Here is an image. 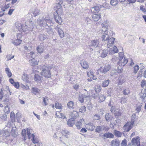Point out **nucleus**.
<instances>
[{"label": "nucleus", "instance_id": "1", "mask_svg": "<svg viewBox=\"0 0 146 146\" xmlns=\"http://www.w3.org/2000/svg\"><path fill=\"white\" fill-rule=\"evenodd\" d=\"M42 70L41 72V75L45 77L49 78L50 76V69L45 65L42 66L41 68Z\"/></svg>", "mask_w": 146, "mask_h": 146}, {"label": "nucleus", "instance_id": "2", "mask_svg": "<svg viewBox=\"0 0 146 146\" xmlns=\"http://www.w3.org/2000/svg\"><path fill=\"white\" fill-rule=\"evenodd\" d=\"M57 5L58 7L57 8V10H56V12L58 15L54 16V19L57 23L59 24H61L62 22V20L61 17L58 15V14H60V13H62V11L61 8V5L58 4Z\"/></svg>", "mask_w": 146, "mask_h": 146}, {"label": "nucleus", "instance_id": "3", "mask_svg": "<svg viewBox=\"0 0 146 146\" xmlns=\"http://www.w3.org/2000/svg\"><path fill=\"white\" fill-rule=\"evenodd\" d=\"M134 122H127L123 127V129L126 132L129 131L133 127Z\"/></svg>", "mask_w": 146, "mask_h": 146}, {"label": "nucleus", "instance_id": "4", "mask_svg": "<svg viewBox=\"0 0 146 146\" xmlns=\"http://www.w3.org/2000/svg\"><path fill=\"white\" fill-rule=\"evenodd\" d=\"M110 68L111 66L109 64H107L106 65L104 66L101 67L99 69V70L101 73L105 74L110 70Z\"/></svg>", "mask_w": 146, "mask_h": 146}, {"label": "nucleus", "instance_id": "5", "mask_svg": "<svg viewBox=\"0 0 146 146\" xmlns=\"http://www.w3.org/2000/svg\"><path fill=\"white\" fill-rule=\"evenodd\" d=\"M139 139V137L138 136H137L132 139L131 142L133 146H140V143Z\"/></svg>", "mask_w": 146, "mask_h": 146}, {"label": "nucleus", "instance_id": "6", "mask_svg": "<svg viewBox=\"0 0 146 146\" xmlns=\"http://www.w3.org/2000/svg\"><path fill=\"white\" fill-rule=\"evenodd\" d=\"M58 32L59 35L61 38H63L64 36V33L63 31V28L62 27L57 25L55 28Z\"/></svg>", "mask_w": 146, "mask_h": 146}, {"label": "nucleus", "instance_id": "7", "mask_svg": "<svg viewBox=\"0 0 146 146\" xmlns=\"http://www.w3.org/2000/svg\"><path fill=\"white\" fill-rule=\"evenodd\" d=\"M90 96V94L87 93V95H86L85 94L84 95H79L78 97L79 100L81 103H82L84 102V100L86 99H89V96Z\"/></svg>", "mask_w": 146, "mask_h": 146}, {"label": "nucleus", "instance_id": "8", "mask_svg": "<svg viewBox=\"0 0 146 146\" xmlns=\"http://www.w3.org/2000/svg\"><path fill=\"white\" fill-rule=\"evenodd\" d=\"M37 23L41 27L42 26L45 27L48 26L47 24L45 23L44 20L42 18H38L37 20Z\"/></svg>", "mask_w": 146, "mask_h": 146}, {"label": "nucleus", "instance_id": "9", "mask_svg": "<svg viewBox=\"0 0 146 146\" xmlns=\"http://www.w3.org/2000/svg\"><path fill=\"white\" fill-rule=\"evenodd\" d=\"M115 40V38L113 37H111L108 40L107 46L108 48H110L113 45Z\"/></svg>", "mask_w": 146, "mask_h": 146}, {"label": "nucleus", "instance_id": "10", "mask_svg": "<svg viewBox=\"0 0 146 146\" xmlns=\"http://www.w3.org/2000/svg\"><path fill=\"white\" fill-rule=\"evenodd\" d=\"M99 44L98 41L97 40H92L90 43L89 45L90 47L94 48L97 47Z\"/></svg>", "mask_w": 146, "mask_h": 146}, {"label": "nucleus", "instance_id": "11", "mask_svg": "<svg viewBox=\"0 0 146 146\" xmlns=\"http://www.w3.org/2000/svg\"><path fill=\"white\" fill-rule=\"evenodd\" d=\"M114 137V135L112 133H108L104 134L102 136V137L104 139L106 138H113Z\"/></svg>", "mask_w": 146, "mask_h": 146}, {"label": "nucleus", "instance_id": "12", "mask_svg": "<svg viewBox=\"0 0 146 146\" xmlns=\"http://www.w3.org/2000/svg\"><path fill=\"white\" fill-rule=\"evenodd\" d=\"M86 127L87 129L91 131H93L95 127L94 124L91 123L86 124Z\"/></svg>", "mask_w": 146, "mask_h": 146}, {"label": "nucleus", "instance_id": "13", "mask_svg": "<svg viewBox=\"0 0 146 146\" xmlns=\"http://www.w3.org/2000/svg\"><path fill=\"white\" fill-rule=\"evenodd\" d=\"M44 46L43 43H41L36 48V50L39 53H42L43 52Z\"/></svg>", "mask_w": 146, "mask_h": 146}, {"label": "nucleus", "instance_id": "14", "mask_svg": "<svg viewBox=\"0 0 146 146\" xmlns=\"http://www.w3.org/2000/svg\"><path fill=\"white\" fill-rule=\"evenodd\" d=\"M11 135L14 137H15L17 135V128L15 127H13L11 132Z\"/></svg>", "mask_w": 146, "mask_h": 146}, {"label": "nucleus", "instance_id": "15", "mask_svg": "<svg viewBox=\"0 0 146 146\" xmlns=\"http://www.w3.org/2000/svg\"><path fill=\"white\" fill-rule=\"evenodd\" d=\"M98 90L97 88H96L95 91L96 92V93L93 94L92 95V97L94 99H96L99 96L98 94L97 93L98 92H99L101 90V88L100 86H97Z\"/></svg>", "mask_w": 146, "mask_h": 146}, {"label": "nucleus", "instance_id": "16", "mask_svg": "<svg viewBox=\"0 0 146 146\" xmlns=\"http://www.w3.org/2000/svg\"><path fill=\"white\" fill-rule=\"evenodd\" d=\"M31 66H35L38 65L39 60L37 61L35 59L33 58L29 60Z\"/></svg>", "mask_w": 146, "mask_h": 146}, {"label": "nucleus", "instance_id": "17", "mask_svg": "<svg viewBox=\"0 0 146 146\" xmlns=\"http://www.w3.org/2000/svg\"><path fill=\"white\" fill-rule=\"evenodd\" d=\"M84 121V119H81L80 121L76 123V125L78 129H79L82 127V123Z\"/></svg>", "mask_w": 146, "mask_h": 146}, {"label": "nucleus", "instance_id": "18", "mask_svg": "<svg viewBox=\"0 0 146 146\" xmlns=\"http://www.w3.org/2000/svg\"><path fill=\"white\" fill-rule=\"evenodd\" d=\"M81 65L83 68L87 69L89 68V65L84 60H82L81 62Z\"/></svg>", "mask_w": 146, "mask_h": 146}, {"label": "nucleus", "instance_id": "19", "mask_svg": "<svg viewBox=\"0 0 146 146\" xmlns=\"http://www.w3.org/2000/svg\"><path fill=\"white\" fill-rule=\"evenodd\" d=\"M93 20L95 21H97L101 18V15L100 14H94L92 16Z\"/></svg>", "mask_w": 146, "mask_h": 146}, {"label": "nucleus", "instance_id": "20", "mask_svg": "<svg viewBox=\"0 0 146 146\" xmlns=\"http://www.w3.org/2000/svg\"><path fill=\"white\" fill-rule=\"evenodd\" d=\"M15 25L17 29L18 30L20 31L22 30V28L23 27V25L20 23L19 22H16L15 23Z\"/></svg>", "mask_w": 146, "mask_h": 146}, {"label": "nucleus", "instance_id": "21", "mask_svg": "<svg viewBox=\"0 0 146 146\" xmlns=\"http://www.w3.org/2000/svg\"><path fill=\"white\" fill-rule=\"evenodd\" d=\"M21 40L17 39L13 40L12 41V43L14 45H18L21 43Z\"/></svg>", "mask_w": 146, "mask_h": 146}, {"label": "nucleus", "instance_id": "22", "mask_svg": "<svg viewBox=\"0 0 146 146\" xmlns=\"http://www.w3.org/2000/svg\"><path fill=\"white\" fill-rule=\"evenodd\" d=\"M31 138L33 142L34 143H38V140L37 138L35 137V135L33 134H32L31 135Z\"/></svg>", "mask_w": 146, "mask_h": 146}, {"label": "nucleus", "instance_id": "23", "mask_svg": "<svg viewBox=\"0 0 146 146\" xmlns=\"http://www.w3.org/2000/svg\"><path fill=\"white\" fill-rule=\"evenodd\" d=\"M75 123L74 120L72 119H69L67 121V124L69 126L72 127L73 126Z\"/></svg>", "mask_w": 146, "mask_h": 146}, {"label": "nucleus", "instance_id": "24", "mask_svg": "<svg viewBox=\"0 0 146 146\" xmlns=\"http://www.w3.org/2000/svg\"><path fill=\"white\" fill-rule=\"evenodd\" d=\"M114 134L115 136L118 137H121L122 135V133L121 132L116 130H114Z\"/></svg>", "mask_w": 146, "mask_h": 146}, {"label": "nucleus", "instance_id": "25", "mask_svg": "<svg viewBox=\"0 0 146 146\" xmlns=\"http://www.w3.org/2000/svg\"><path fill=\"white\" fill-rule=\"evenodd\" d=\"M118 2L119 1L118 0H111L110 4L112 6H116Z\"/></svg>", "mask_w": 146, "mask_h": 146}, {"label": "nucleus", "instance_id": "26", "mask_svg": "<svg viewBox=\"0 0 146 146\" xmlns=\"http://www.w3.org/2000/svg\"><path fill=\"white\" fill-rule=\"evenodd\" d=\"M56 115L57 116V117L58 118H66V117L63 115L61 113L60 111H57L56 113Z\"/></svg>", "mask_w": 146, "mask_h": 146}, {"label": "nucleus", "instance_id": "27", "mask_svg": "<svg viewBox=\"0 0 146 146\" xmlns=\"http://www.w3.org/2000/svg\"><path fill=\"white\" fill-rule=\"evenodd\" d=\"M35 80L38 82L40 83L41 82L42 77L39 76L37 74H35Z\"/></svg>", "mask_w": 146, "mask_h": 146}, {"label": "nucleus", "instance_id": "28", "mask_svg": "<svg viewBox=\"0 0 146 146\" xmlns=\"http://www.w3.org/2000/svg\"><path fill=\"white\" fill-rule=\"evenodd\" d=\"M119 141L116 140H114L111 141V145L112 146H119Z\"/></svg>", "mask_w": 146, "mask_h": 146}, {"label": "nucleus", "instance_id": "29", "mask_svg": "<svg viewBox=\"0 0 146 146\" xmlns=\"http://www.w3.org/2000/svg\"><path fill=\"white\" fill-rule=\"evenodd\" d=\"M102 38L103 41H107L109 38L110 37L108 34L106 33L102 35Z\"/></svg>", "mask_w": 146, "mask_h": 146}, {"label": "nucleus", "instance_id": "30", "mask_svg": "<svg viewBox=\"0 0 146 146\" xmlns=\"http://www.w3.org/2000/svg\"><path fill=\"white\" fill-rule=\"evenodd\" d=\"M32 131V130L31 129L27 128V133L29 139L31 138Z\"/></svg>", "mask_w": 146, "mask_h": 146}, {"label": "nucleus", "instance_id": "31", "mask_svg": "<svg viewBox=\"0 0 146 146\" xmlns=\"http://www.w3.org/2000/svg\"><path fill=\"white\" fill-rule=\"evenodd\" d=\"M106 97L102 94L99 96L98 102L100 103L104 101L106 99Z\"/></svg>", "mask_w": 146, "mask_h": 146}, {"label": "nucleus", "instance_id": "32", "mask_svg": "<svg viewBox=\"0 0 146 146\" xmlns=\"http://www.w3.org/2000/svg\"><path fill=\"white\" fill-rule=\"evenodd\" d=\"M108 50L107 49L102 50L101 54V57L102 58H105L106 57L108 54Z\"/></svg>", "mask_w": 146, "mask_h": 146}, {"label": "nucleus", "instance_id": "33", "mask_svg": "<svg viewBox=\"0 0 146 146\" xmlns=\"http://www.w3.org/2000/svg\"><path fill=\"white\" fill-rule=\"evenodd\" d=\"M111 53H115L117 52L118 50L117 47L116 46H114L113 47V50H109L110 54H111Z\"/></svg>", "mask_w": 146, "mask_h": 146}, {"label": "nucleus", "instance_id": "34", "mask_svg": "<svg viewBox=\"0 0 146 146\" xmlns=\"http://www.w3.org/2000/svg\"><path fill=\"white\" fill-rule=\"evenodd\" d=\"M105 119L107 121H109L112 120L113 117L110 115L109 113H107L105 115Z\"/></svg>", "mask_w": 146, "mask_h": 146}, {"label": "nucleus", "instance_id": "35", "mask_svg": "<svg viewBox=\"0 0 146 146\" xmlns=\"http://www.w3.org/2000/svg\"><path fill=\"white\" fill-rule=\"evenodd\" d=\"M40 91V90L37 88L34 87L32 88L33 92L35 95H36L37 94H39Z\"/></svg>", "mask_w": 146, "mask_h": 146}, {"label": "nucleus", "instance_id": "36", "mask_svg": "<svg viewBox=\"0 0 146 146\" xmlns=\"http://www.w3.org/2000/svg\"><path fill=\"white\" fill-rule=\"evenodd\" d=\"M142 106V103L140 104L139 105L137 104V107L136 109L135 110L136 113H139L141 109V107Z\"/></svg>", "mask_w": 146, "mask_h": 146}, {"label": "nucleus", "instance_id": "37", "mask_svg": "<svg viewBox=\"0 0 146 146\" xmlns=\"http://www.w3.org/2000/svg\"><path fill=\"white\" fill-rule=\"evenodd\" d=\"M29 28H27V25H23V27L22 28V30L24 32H26L27 30H30V31H32V29L31 28H29Z\"/></svg>", "mask_w": 146, "mask_h": 146}, {"label": "nucleus", "instance_id": "38", "mask_svg": "<svg viewBox=\"0 0 146 146\" xmlns=\"http://www.w3.org/2000/svg\"><path fill=\"white\" fill-rule=\"evenodd\" d=\"M109 82L110 80H105L102 84V86L104 87H107L108 85Z\"/></svg>", "mask_w": 146, "mask_h": 146}, {"label": "nucleus", "instance_id": "39", "mask_svg": "<svg viewBox=\"0 0 146 146\" xmlns=\"http://www.w3.org/2000/svg\"><path fill=\"white\" fill-rule=\"evenodd\" d=\"M10 117L12 122H15V119L14 113L12 111L11 113Z\"/></svg>", "mask_w": 146, "mask_h": 146}, {"label": "nucleus", "instance_id": "40", "mask_svg": "<svg viewBox=\"0 0 146 146\" xmlns=\"http://www.w3.org/2000/svg\"><path fill=\"white\" fill-rule=\"evenodd\" d=\"M68 107L69 108H74V103L72 101L69 102L67 104Z\"/></svg>", "mask_w": 146, "mask_h": 146}, {"label": "nucleus", "instance_id": "41", "mask_svg": "<svg viewBox=\"0 0 146 146\" xmlns=\"http://www.w3.org/2000/svg\"><path fill=\"white\" fill-rule=\"evenodd\" d=\"M87 74L88 77L90 78L93 76V72L92 70H88L87 72Z\"/></svg>", "mask_w": 146, "mask_h": 146}, {"label": "nucleus", "instance_id": "42", "mask_svg": "<svg viewBox=\"0 0 146 146\" xmlns=\"http://www.w3.org/2000/svg\"><path fill=\"white\" fill-rule=\"evenodd\" d=\"M93 11L94 13L98 12L99 11V8L98 6H95L92 9V11Z\"/></svg>", "mask_w": 146, "mask_h": 146}, {"label": "nucleus", "instance_id": "43", "mask_svg": "<svg viewBox=\"0 0 146 146\" xmlns=\"http://www.w3.org/2000/svg\"><path fill=\"white\" fill-rule=\"evenodd\" d=\"M107 29L106 28H102V29L99 30V32L101 34H105L107 31Z\"/></svg>", "mask_w": 146, "mask_h": 146}, {"label": "nucleus", "instance_id": "44", "mask_svg": "<svg viewBox=\"0 0 146 146\" xmlns=\"http://www.w3.org/2000/svg\"><path fill=\"white\" fill-rule=\"evenodd\" d=\"M123 94L124 95H127L129 93V88H126L123 90Z\"/></svg>", "mask_w": 146, "mask_h": 146}, {"label": "nucleus", "instance_id": "45", "mask_svg": "<svg viewBox=\"0 0 146 146\" xmlns=\"http://www.w3.org/2000/svg\"><path fill=\"white\" fill-rule=\"evenodd\" d=\"M47 38L46 36L44 34H41L39 36V38L41 41L44 40Z\"/></svg>", "mask_w": 146, "mask_h": 146}, {"label": "nucleus", "instance_id": "46", "mask_svg": "<svg viewBox=\"0 0 146 146\" xmlns=\"http://www.w3.org/2000/svg\"><path fill=\"white\" fill-rule=\"evenodd\" d=\"M108 22L107 21H104L102 25V28H106L108 29Z\"/></svg>", "mask_w": 146, "mask_h": 146}, {"label": "nucleus", "instance_id": "47", "mask_svg": "<svg viewBox=\"0 0 146 146\" xmlns=\"http://www.w3.org/2000/svg\"><path fill=\"white\" fill-rule=\"evenodd\" d=\"M40 13V12L39 10L38 9H36L35 10L33 14L34 16H36L38 15H39Z\"/></svg>", "mask_w": 146, "mask_h": 146}, {"label": "nucleus", "instance_id": "48", "mask_svg": "<svg viewBox=\"0 0 146 146\" xmlns=\"http://www.w3.org/2000/svg\"><path fill=\"white\" fill-rule=\"evenodd\" d=\"M118 80V85H122L124 83V80L121 78H119Z\"/></svg>", "mask_w": 146, "mask_h": 146}, {"label": "nucleus", "instance_id": "49", "mask_svg": "<svg viewBox=\"0 0 146 146\" xmlns=\"http://www.w3.org/2000/svg\"><path fill=\"white\" fill-rule=\"evenodd\" d=\"M55 107L57 109H61L62 108L61 105L58 103H55Z\"/></svg>", "mask_w": 146, "mask_h": 146}, {"label": "nucleus", "instance_id": "50", "mask_svg": "<svg viewBox=\"0 0 146 146\" xmlns=\"http://www.w3.org/2000/svg\"><path fill=\"white\" fill-rule=\"evenodd\" d=\"M26 131L25 129H23L22 130V135L23 136V137H24L25 140L26 139H25V137H26Z\"/></svg>", "mask_w": 146, "mask_h": 146}, {"label": "nucleus", "instance_id": "51", "mask_svg": "<svg viewBox=\"0 0 146 146\" xmlns=\"http://www.w3.org/2000/svg\"><path fill=\"white\" fill-rule=\"evenodd\" d=\"M100 118V116L98 114H96L93 117V119L94 120H98Z\"/></svg>", "mask_w": 146, "mask_h": 146}, {"label": "nucleus", "instance_id": "52", "mask_svg": "<svg viewBox=\"0 0 146 146\" xmlns=\"http://www.w3.org/2000/svg\"><path fill=\"white\" fill-rule=\"evenodd\" d=\"M86 110V108L85 106H82L79 109V112L81 113L84 112Z\"/></svg>", "mask_w": 146, "mask_h": 146}, {"label": "nucleus", "instance_id": "53", "mask_svg": "<svg viewBox=\"0 0 146 146\" xmlns=\"http://www.w3.org/2000/svg\"><path fill=\"white\" fill-rule=\"evenodd\" d=\"M127 145V140L126 139H124L122 141L121 143V146H126Z\"/></svg>", "mask_w": 146, "mask_h": 146}, {"label": "nucleus", "instance_id": "54", "mask_svg": "<svg viewBox=\"0 0 146 146\" xmlns=\"http://www.w3.org/2000/svg\"><path fill=\"white\" fill-rule=\"evenodd\" d=\"M47 32L50 35H53L54 34V32L53 31L52 29L51 28H49L48 29Z\"/></svg>", "mask_w": 146, "mask_h": 146}, {"label": "nucleus", "instance_id": "55", "mask_svg": "<svg viewBox=\"0 0 146 146\" xmlns=\"http://www.w3.org/2000/svg\"><path fill=\"white\" fill-rule=\"evenodd\" d=\"M102 129L101 126H98L96 129V131L97 132L99 133L102 131Z\"/></svg>", "mask_w": 146, "mask_h": 146}, {"label": "nucleus", "instance_id": "56", "mask_svg": "<svg viewBox=\"0 0 146 146\" xmlns=\"http://www.w3.org/2000/svg\"><path fill=\"white\" fill-rule=\"evenodd\" d=\"M4 111L7 114L10 112V109L8 106H5V108L4 109Z\"/></svg>", "mask_w": 146, "mask_h": 146}, {"label": "nucleus", "instance_id": "57", "mask_svg": "<svg viewBox=\"0 0 146 146\" xmlns=\"http://www.w3.org/2000/svg\"><path fill=\"white\" fill-rule=\"evenodd\" d=\"M29 54H30L29 56L32 58H35L36 57V55L35 52H32L29 53Z\"/></svg>", "mask_w": 146, "mask_h": 146}, {"label": "nucleus", "instance_id": "58", "mask_svg": "<svg viewBox=\"0 0 146 146\" xmlns=\"http://www.w3.org/2000/svg\"><path fill=\"white\" fill-rule=\"evenodd\" d=\"M126 101V98H125L123 97L121 98L120 102L121 104H124L125 103Z\"/></svg>", "mask_w": 146, "mask_h": 146}, {"label": "nucleus", "instance_id": "59", "mask_svg": "<svg viewBox=\"0 0 146 146\" xmlns=\"http://www.w3.org/2000/svg\"><path fill=\"white\" fill-rule=\"evenodd\" d=\"M13 86H14L16 88L18 89L19 88V83L18 82H15L13 84Z\"/></svg>", "mask_w": 146, "mask_h": 146}, {"label": "nucleus", "instance_id": "60", "mask_svg": "<svg viewBox=\"0 0 146 146\" xmlns=\"http://www.w3.org/2000/svg\"><path fill=\"white\" fill-rule=\"evenodd\" d=\"M10 7L9 5V4H7L6 5H5L4 7V8L2 9V10L3 11H5V9H7L9 8Z\"/></svg>", "mask_w": 146, "mask_h": 146}, {"label": "nucleus", "instance_id": "61", "mask_svg": "<svg viewBox=\"0 0 146 146\" xmlns=\"http://www.w3.org/2000/svg\"><path fill=\"white\" fill-rule=\"evenodd\" d=\"M134 72L136 73L138 71L139 69V67L138 65H136L134 67Z\"/></svg>", "mask_w": 146, "mask_h": 146}, {"label": "nucleus", "instance_id": "62", "mask_svg": "<svg viewBox=\"0 0 146 146\" xmlns=\"http://www.w3.org/2000/svg\"><path fill=\"white\" fill-rule=\"evenodd\" d=\"M87 131L86 129L84 128H82L80 130V132L81 134L84 133Z\"/></svg>", "mask_w": 146, "mask_h": 146}, {"label": "nucleus", "instance_id": "63", "mask_svg": "<svg viewBox=\"0 0 146 146\" xmlns=\"http://www.w3.org/2000/svg\"><path fill=\"white\" fill-rule=\"evenodd\" d=\"M72 115L73 117H76L78 115V113L76 111H73L72 113Z\"/></svg>", "mask_w": 146, "mask_h": 146}, {"label": "nucleus", "instance_id": "64", "mask_svg": "<svg viewBox=\"0 0 146 146\" xmlns=\"http://www.w3.org/2000/svg\"><path fill=\"white\" fill-rule=\"evenodd\" d=\"M86 23H90L92 22L91 19L89 18H87L86 19Z\"/></svg>", "mask_w": 146, "mask_h": 146}]
</instances>
